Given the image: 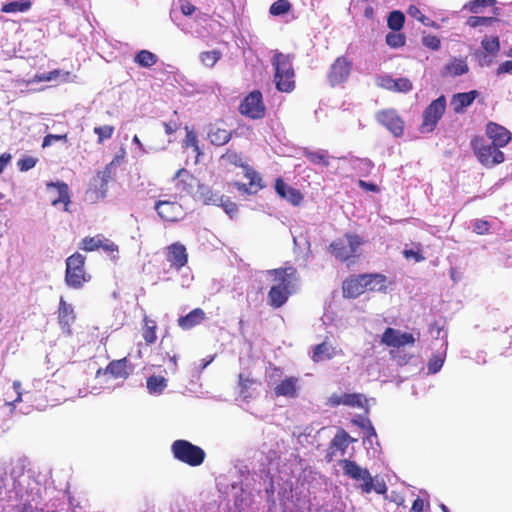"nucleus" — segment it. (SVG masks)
Segmentation results:
<instances>
[{
	"mask_svg": "<svg viewBox=\"0 0 512 512\" xmlns=\"http://www.w3.org/2000/svg\"><path fill=\"white\" fill-rule=\"evenodd\" d=\"M0 499L7 500L18 512H57L54 508H38L44 488L31 475L20 474L18 477L5 475L0 479Z\"/></svg>",
	"mask_w": 512,
	"mask_h": 512,
	"instance_id": "f257e3e1",
	"label": "nucleus"
},
{
	"mask_svg": "<svg viewBox=\"0 0 512 512\" xmlns=\"http://www.w3.org/2000/svg\"><path fill=\"white\" fill-rule=\"evenodd\" d=\"M267 275L273 281L267 296L268 303L273 308H280L287 302L289 296L296 292L297 271L290 266L268 270Z\"/></svg>",
	"mask_w": 512,
	"mask_h": 512,
	"instance_id": "f03ea898",
	"label": "nucleus"
},
{
	"mask_svg": "<svg viewBox=\"0 0 512 512\" xmlns=\"http://www.w3.org/2000/svg\"><path fill=\"white\" fill-rule=\"evenodd\" d=\"M274 82L278 91L290 93L295 88V72L289 55L276 53L272 59Z\"/></svg>",
	"mask_w": 512,
	"mask_h": 512,
	"instance_id": "7ed1b4c3",
	"label": "nucleus"
},
{
	"mask_svg": "<svg viewBox=\"0 0 512 512\" xmlns=\"http://www.w3.org/2000/svg\"><path fill=\"white\" fill-rule=\"evenodd\" d=\"M85 257L74 253L66 259L65 283L72 289H80L90 280L84 269Z\"/></svg>",
	"mask_w": 512,
	"mask_h": 512,
	"instance_id": "20e7f679",
	"label": "nucleus"
},
{
	"mask_svg": "<svg viewBox=\"0 0 512 512\" xmlns=\"http://www.w3.org/2000/svg\"><path fill=\"white\" fill-rule=\"evenodd\" d=\"M276 376H281L279 369L274 368L273 373L267 376L268 385L272 388L276 397H285L294 399L298 397L300 390L299 378L294 376H285L281 379H276Z\"/></svg>",
	"mask_w": 512,
	"mask_h": 512,
	"instance_id": "39448f33",
	"label": "nucleus"
},
{
	"mask_svg": "<svg viewBox=\"0 0 512 512\" xmlns=\"http://www.w3.org/2000/svg\"><path fill=\"white\" fill-rule=\"evenodd\" d=\"M171 450L175 459L192 467L201 465L206 455L201 447L187 440L174 441Z\"/></svg>",
	"mask_w": 512,
	"mask_h": 512,
	"instance_id": "423d86ee",
	"label": "nucleus"
},
{
	"mask_svg": "<svg viewBox=\"0 0 512 512\" xmlns=\"http://www.w3.org/2000/svg\"><path fill=\"white\" fill-rule=\"evenodd\" d=\"M363 239L359 235L347 233L330 244V252L337 259L346 261L359 254Z\"/></svg>",
	"mask_w": 512,
	"mask_h": 512,
	"instance_id": "0eeeda50",
	"label": "nucleus"
},
{
	"mask_svg": "<svg viewBox=\"0 0 512 512\" xmlns=\"http://www.w3.org/2000/svg\"><path fill=\"white\" fill-rule=\"evenodd\" d=\"M446 110V97L441 95L432 101L423 111L422 124L420 126L421 133L432 132L442 118Z\"/></svg>",
	"mask_w": 512,
	"mask_h": 512,
	"instance_id": "6e6552de",
	"label": "nucleus"
},
{
	"mask_svg": "<svg viewBox=\"0 0 512 512\" xmlns=\"http://www.w3.org/2000/svg\"><path fill=\"white\" fill-rule=\"evenodd\" d=\"M499 148L493 143L480 141L473 143V149L479 162L488 168L494 167L505 160L504 153Z\"/></svg>",
	"mask_w": 512,
	"mask_h": 512,
	"instance_id": "1a4fd4ad",
	"label": "nucleus"
},
{
	"mask_svg": "<svg viewBox=\"0 0 512 512\" xmlns=\"http://www.w3.org/2000/svg\"><path fill=\"white\" fill-rule=\"evenodd\" d=\"M342 468L345 475L358 483V487L363 493H370L373 489V478L369 471L360 467L356 462L344 460Z\"/></svg>",
	"mask_w": 512,
	"mask_h": 512,
	"instance_id": "9d476101",
	"label": "nucleus"
},
{
	"mask_svg": "<svg viewBox=\"0 0 512 512\" xmlns=\"http://www.w3.org/2000/svg\"><path fill=\"white\" fill-rule=\"evenodd\" d=\"M239 109L241 114L249 118H262L265 114V106L263 104L261 92L255 90L249 93L242 101Z\"/></svg>",
	"mask_w": 512,
	"mask_h": 512,
	"instance_id": "9b49d317",
	"label": "nucleus"
},
{
	"mask_svg": "<svg viewBox=\"0 0 512 512\" xmlns=\"http://www.w3.org/2000/svg\"><path fill=\"white\" fill-rule=\"evenodd\" d=\"M79 248L87 252L96 251L99 248L111 254L118 252V246L111 240L105 238L102 234L83 238ZM112 259H116V255H113Z\"/></svg>",
	"mask_w": 512,
	"mask_h": 512,
	"instance_id": "f8f14e48",
	"label": "nucleus"
},
{
	"mask_svg": "<svg viewBox=\"0 0 512 512\" xmlns=\"http://www.w3.org/2000/svg\"><path fill=\"white\" fill-rule=\"evenodd\" d=\"M351 72V63L344 57H338L332 64L328 79L332 86L345 82Z\"/></svg>",
	"mask_w": 512,
	"mask_h": 512,
	"instance_id": "ddd939ff",
	"label": "nucleus"
},
{
	"mask_svg": "<svg viewBox=\"0 0 512 512\" xmlns=\"http://www.w3.org/2000/svg\"><path fill=\"white\" fill-rule=\"evenodd\" d=\"M155 210L165 221H177L183 216L182 206L175 201H157L155 203Z\"/></svg>",
	"mask_w": 512,
	"mask_h": 512,
	"instance_id": "4468645a",
	"label": "nucleus"
},
{
	"mask_svg": "<svg viewBox=\"0 0 512 512\" xmlns=\"http://www.w3.org/2000/svg\"><path fill=\"white\" fill-rule=\"evenodd\" d=\"M415 338L411 333L401 332L393 328H387L382 336V343L391 347H402L405 345H412Z\"/></svg>",
	"mask_w": 512,
	"mask_h": 512,
	"instance_id": "2eb2a0df",
	"label": "nucleus"
},
{
	"mask_svg": "<svg viewBox=\"0 0 512 512\" xmlns=\"http://www.w3.org/2000/svg\"><path fill=\"white\" fill-rule=\"evenodd\" d=\"M379 87L394 92H409L412 89V82L408 78H392L390 75H381L376 79Z\"/></svg>",
	"mask_w": 512,
	"mask_h": 512,
	"instance_id": "dca6fc26",
	"label": "nucleus"
},
{
	"mask_svg": "<svg viewBox=\"0 0 512 512\" xmlns=\"http://www.w3.org/2000/svg\"><path fill=\"white\" fill-rule=\"evenodd\" d=\"M377 120L385 126L394 136L403 133V121L394 110H384L377 114Z\"/></svg>",
	"mask_w": 512,
	"mask_h": 512,
	"instance_id": "f3484780",
	"label": "nucleus"
},
{
	"mask_svg": "<svg viewBox=\"0 0 512 512\" xmlns=\"http://www.w3.org/2000/svg\"><path fill=\"white\" fill-rule=\"evenodd\" d=\"M173 182L176 191L180 195L191 194L198 183L197 179L186 169L178 170L173 178Z\"/></svg>",
	"mask_w": 512,
	"mask_h": 512,
	"instance_id": "a211bd4d",
	"label": "nucleus"
},
{
	"mask_svg": "<svg viewBox=\"0 0 512 512\" xmlns=\"http://www.w3.org/2000/svg\"><path fill=\"white\" fill-rule=\"evenodd\" d=\"M166 259L171 267L179 270L184 267L188 260L186 247L179 243H173L167 247Z\"/></svg>",
	"mask_w": 512,
	"mask_h": 512,
	"instance_id": "6ab92c4d",
	"label": "nucleus"
},
{
	"mask_svg": "<svg viewBox=\"0 0 512 512\" xmlns=\"http://www.w3.org/2000/svg\"><path fill=\"white\" fill-rule=\"evenodd\" d=\"M486 134L492 140V143L500 148L505 147L512 138V134L508 129L494 122L487 124Z\"/></svg>",
	"mask_w": 512,
	"mask_h": 512,
	"instance_id": "aec40b11",
	"label": "nucleus"
},
{
	"mask_svg": "<svg viewBox=\"0 0 512 512\" xmlns=\"http://www.w3.org/2000/svg\"><path fill=\"white\" fill-rule=\"evenodd\" d=\"M129 374L130 371L128 369V361L126 358H122L110 362L104 371L99 369L96 376L99 379L107 375H111L114 378L126 379Z\"/></svg>",
	"mask_w": 512,
	"mask_h": 512,
	"instance_id": "412c9836",
	"label": "nucleus"
},
{
	"mask_svg": "<svg viewBox=\"0 0 512 512\" xmlns=\"http://www.w3.org/2000/svg\"><path fill=\"white\" fill-rule=\"evenodd\" d=\"M245 176L249 179V184L236 182L235 186L238 191L245 194H256L263 185L261 184V177L259 174L250 167H246Z\"/></svg>",
	"mask_w": 512,
	"mask_h": 512,
	"instance_id": "4be33fe9",
	"label": "nucleus"
},
{
	"mask_svg": "<svg viewBox=\"0 0 512 512\" xmlns=\"http://www.w3.org/2000/svg\"><path fill=\"white\" fill-rule=\"evenodd\" d=\"M436 338L443 339L442 347L443 351L434 355L428 362V372L431 374H435L439 372L444 364L446 348H447V334L441 328H436Z\"/></svg>",
	"mask_w": 512,
	"mask_h": 512,
	"instance_id": "5701e85b",
	"label": "nucleus"
},
{
	"mask_svg": "<svg viewBox=\"0 0 512 512\" xmlns=\"http://www.w3.org/2000/svg\"><path fill=\"white\" fill-rule=\"evenodd\" d=\"M366 291L363 275L350 277L343 283V294L345 297L356 298Z\"/></svg>",
	"mask_w": 512,
	"mask_h": 512,
	"instance_id": "b1692460",
	"label": "nucleus"
},
{
	"mask_svg": "<svg viewBox=\"0 0 512 512\" xmlns=\"http://www.w3.org/2000/svg\"><path fill=\"white\" fill-rule=\"evenodd\" d=\"M275 190L279 196L295 206L299 205L303 200L301 193L295 188L287 185L282 179L276 180Z\"/></svg>",
	"mask_w": 512,
	"mask_h": 512,
	"instance_id": "393cba45",
	"label": "nucleus"
},
{
	"mask_svg": "<svg viewBox=\"0 0 512 512\" xmlns=\"http://www.w3.org/2000/svg\"><path fill=\"white\" fill-rule=\"evenodd\" d=\"M479 93L476 90H472L464 93H457L453 95L451 99V106L455 113H463L467 107H469L474 100L478 97Z\"/></svg>",
	"mask_w": 512,
	"mask_h": 512,
	"instance_id": "a878e982",
	"label": "nucleus"
},
{
	"mask_svg": "<svg viewBox=\"0 0 512 512\" xmlns=\"http://www.w3.org/2000/svg\"><path fill=\"white\" fill-rule=\"evenodd\" d=\"M75 79V75H72L69 71H63L60 69H55L50 72L36 74L34 76V82H51L56 81L58 83H67L73 82Z\"/></svg>",
	"mask_w": 512,
	"mask_h": 512,
	"instance_id": "bb28decb",
	"label": "nucleus"
},
{
	"mask_svg": "<svg viewBox=\"0 0 512 512\" xmlns=\"http://www.w3.org/2000/svg\"><path fill=\"white\" fill-rule=\"evenodd\" d=\"M47 189L49 191L55 190L57 193V197L52 199V205L57 206L60 203H63L65 208L64 210H68V205L70 204V195H69V187L64 182H49L47 183Z\"/></svg>",
	"mask_w": 512,
	"mask_h": 512,
	"instance_id": "cd10ccee",
	"label": "nucleus"
},
{
	"mask_svg": "<svg viewBox=\"0 0 512 512\" xmlns=\"http://www.w3.org/2000/svg\"><path fill=\"white\" fill-rule=\"evenodd\" d=\"M75 320L74 309L72 305L66 303L63 297L60 298L59 303V323L61 328L66 333H70V327Z\"/></svg>",
	"mask_w": 512,
	"mask_h": 512,
	"instance_id": "c85d7f7f",
	"label": "nucleus"
},
{
	"mask_svg": "<svg viewBox=\"0 0 512 512\" xmlns=\"http://www.w3.org/2000/svg\"><path fill=\"white\" fill-rule=\"evenodd\" d=\"M205 312L200 308H195L187 315L178 319V325L183 329H191L205 320Z\"/></svg>",
	"mask_w": 512,
	"mask_h": 512,
	"instance_id": "c756f323",
	"label": "nucleus"
},
{
	"mask_svg": "<svg viewBox=\"0 0 512 512\" xmlns=\"http://www.w3.org/2000/svg\"><path fill=\"white\" fill-rule=\"evenodd\" d=\"M6 405L12 409L16 407L17 403L28 400L29 393L23 392L22 385L19 381H14L11 391L6 392Z\"/></svg>",
	"mask_w": 512,
	"mask_h": 512,
	"instance_id": "7c9ffc66",
	"label": "nucleus"
},
{
	"mask_svg": "<svg viewBox=\"0 0 512 512\" xmlns=\"http://www.w3.org/2000/svg\"><path fill=\"white\" fill-rule=\"evenodd\" d=\"M352 441L351 437L344 430H339L331 441L330 450L332 455L337 452L344 455L349 443Z\"/></svg>",
	"mask_w": 512,
	"mask_h": 512,
	"instance_id": "2f4dec72",
	"label": "nucleus"
},
{
	"mask_svg": "<svg viewBox=\"0 0 512 512\" xmlns=\"http://www.w3.org/2000/svg\"><path fill=\"white\" fill-rule=\"evenodd\" d=\"M208 139L213 145L222 146L229 142L231 133L216 124H212L209 126Z\"/></svg>",
	"mask_w": 512,
	"mask_h": 512,
	"instance_id": "473e14b6",
	"label": "nucleus"
},
{
	"mask_svg": "<svg viewBox=\"0 0 512 512\" xmlns=\"http://www.w3.org/2000/svg\"><path fill=\"white\" fill-rule=\"evenodd\" d=\"M367 291L382 292L387 288V279L381 274H363Z\"/></svg>",
	"mask_w": 512,
	"mask_h": 512,
	"instance_id": "72a5a7b5",
	"label": "nucleus"
},
{
	"mask_svg": "<svg viewBox=\"0 0 512 512\" xmlns=\"http://www.w3.org/2000/svg\"><path fill=\"white\" fill-rule=\"evenodd\" d=\"M168 386V379L161 375H151L146 380V387L151 395H161Z\"/></svg>",
	"mask_w": 512,
	"mask_h": 512,
	"instance_id": "f704fd0d",
	"label": "nucleus"
},
{
	"mask_svg": "<svg viewBox=\"0 0 512 512\" xmlns=\"http://www.w3.org/2000/svg\"><path fill=\"white\" fill-rule=\"evenodd\" d=\"M335 355V348L327 343L323 342L314 347L312 359L315 362H321L331 359Z\"/></svg>",
	"mask_w": 512,
	"mask_h": 512,
	"instance_id": "c9c22d12",
	"label": "nucleus"
},
{
	"mask_svg": "<svg viewBox=\"0 0 512 512\" xmlns=\"http://www.w3.org/2000/svg\"><path fill=\"white\" fill-rule=\"evenodd\" d=\"M232 494L235 498V503L240 508L248 506L251 502V493L246 491L242 485L239 486L237 483L232 484Z\"/></svg>",
	"mask_w": 512,
	"mask_h": 512,
	"instance_id": "e433bc0d",
	"label": "nucleus"
},
{
	"mask_svg": "<svg viewBox=\"0 0 512 512\" xmlns=\"http://www.w3.org/2000/svg\"><path fill=\"white\" fill-rule=\"evenodd\" d=\"M157 61V55L148 50H140L134 57V62L144 68L152 67Z\"/></svg>",
	"mask_w": 512,
	"mask_h": 512,
	"instance_id": "4c0bfd02",
	"label": "nucleus"
},
{
	"mask_svg": "<svg viewBox=\"0 0 512 512\" xmlns=\"http://www.w3.org/2000/svg\"><path fill=\"white\" fill-rule=\"evenodd\" d=\"M445 71L451 76H460L468 72V65L464 59H453L445 66Z\"/></svg>",
	"mask_w": 512,
	"mask_h": 512,
	"instance_id": "58836bf2",
	"label": "nucleus"
},
{
	"mask_svg": "<svg viewBox=\"0 0 512 512\" xmlns=\"http://www.w3.org/2000/svg\"><path fill=\"white\" fill-rule=\"evenodd\" d=\"M304 156L314 164H319L323 166L329 165V154L326 150L312 151L309 149H305Z\"/></svg>",
	"mask_w": 512,
	"mask_h": 512,
	"instance_id": "ea45409f",
	"label": "nucleus"
},
{
	"mask_svg": "<svg viewBox=\"0 0 512 512\" xmlns=\"http://www.w3.org/2000/svg\"><path fill=\"white\" fill-rule=\"evenodd\" d=\"M496 4V0H471L463 6V10H468L473 14H480L486 7H491Z\"/></svg>",
	"mask_w": 512,
	"mask_h": 512,
	"instance_id": "a19ab883",
	"label": "nucleus"
},
{
	"mask_svg": "<svg viewBox=\"0 0 512 512\" xmlns=\"http://www.w3.org/2000/svg\"><path fill=\"white\" fill-rule=\"evenodd\" d=\"M222 57L219 50L204 51L199 54L200 62L207 68H212Z\"/></svg>",
	"mask_w": 512,
	"mask_h": 512,
	"instance_id": "79ce46f5",
	"label": "nucleus"
},
{
	"mask_svg": "<svg viewBox=\"0 0 512 512\" xmlns=\"http://www.w3.org/2000/svg\"><path fill=\"white\" fill-rule=\"evenodd\" d=\"M30 7V1H12L4 4L1 11L4 13L26 12Z\"/></svg>",
	"mask_w": 512,
	"mask_h": 512,
	"instance_id": "37998d69",
	"label": "nucleus"
},
{
	"mask_svg": "<svg viewBox=\"0 0 512 512\" xmlns=\"http://www.w3.org/2000/svg\"><path fill=\"white\" fill-rule=\"evenodd\" d=\"M343 395H344V400L342 401V403H343V405H346V406L364 408V406L367 402L366 398L362 394L343 393Z\"/></svg>",
	"mask_w": 512,
	"mask_h": 512,
	"instance_id": "c03bdc74",
	"label": "nucleus"
},
{
	"mask_svg": "<svg viewBox=\"0 0 512 512\" xmlns=\"http://www.w3.org/2000/svg\"><path fill=\"white\" fill-rule=\"evenodd\" d=\"M405 16L400 11H392L387 19L388 27L393 31H399L404 24Z\"/></svg>",
	"mask_w": 512,
	"mask_h": 512,
	"instance_id": "a18cd8bd",
	"label": "nucleus"
},
{
	"mask_svg": "<svg viewBox=\"0 0 512 512\" xmlns=\"http://www.w3.org/2000/svg\"><path fill=\"white\" fill-rule=\"evenodd\" d=\"M199 192L205 204L219 205L220 202H223V196L218 194H214L208 187L200 186Z\"/></svg>",
	"mask_w": 512,
	"mask_h": 512,
	"instance_id": "49530a36",
	"label": "nucleus"
},
{
	"mask_svg": "<svg viewBox=\"0 0 512 512\" xmlns=\"http://www.w3.org/2000/svg\"><path fill=\"white\" fill-rule=\"evenodd\" d=\"M497 21L498 19L496 17L470 16L466 24L471 28H477L480 26H491Z\"/></svg>",
	"mask_w": 512,
	"mask_h": 512,
	"instance_id": "de8ad7c7",
	"label": "nucleus"
},
{
	"mask_svg": "<svg viewBox=\"0 0 512 512\" xmlns=\"http://www.w3.org/2000/svg\"><path fill=\"white\" fill-rule=\"evenodd\" d=\"M184 148H191L198 157L201 154V150L198 144L197 135L186 127V137L183 142Z\"/></svg>",
	"mask_w": 512,
	"mask_h": 512,
	"instance_id": "09e8293b",
	"label": "nucleus"
},
{
	"mask_svg": "<svg viewBox=\"0 0 512 512\" xmlns=\"http://www.w3.org/2000/svg\"><path fill=\"white\" fill-rule=\"evenodd\" d=\"M144 329L143 338L148 344H152L156 341V324L154 321L149 320L147 317L144 318Z\"/></svg>",
	"mask_w": 512,
	"mask_h": 512,
	"instance_id": "8fccbe9b",
	"label": "nucleus"
},
{
	"mask_svg": "<svg viewBox=\"0 0 512 512\" xmlns=\"http://www.w3.org/2000/svg\"><path fill=\"white\" fill-rule=\"evenodd\" d=\"M93 131L98 136L97 143L102 144L105 140H108L112 137L114 133V127L111 125L97 126Z\"/></svg>",
	"mask_w": 512,
	"mask_h": 512,
	"instance_id": "3c124183",
	"label": "nucleus"
},
{
	"mask_svg": "<svg viewBox=\"0 0 512 512\" xmlns=\"http://www.w3.org/2000/svg\"><path fill=\"white\" fill-rule=\"evenodd\" d=\"M291 8L288 0H277L270 7V13L274 16H280L287 13Z\"/></svg>",
	"mask_w": 512,
	"mask_h": 512,
	"instance_id": "603ef678",
	"label": "nucleus"
},
{
	"mask_svg": "<svg viewBox=\"0 0 512 512\" xmlns=\"http://www.w3.org/2000/svg\"><path fill=\"white\" fill-rule=\"evenodd\" d=\"M170 18H171L172 22L179 29H181V31H183L184 33H186V34H192L193 33L192 28L189 25V23L182 21L181 17L179 16V13L175 9H172L170 11Z\"/></svg>",
	"mask_w": 512,
	"mask_h": 512,
	"instance_id": "864d4df0",
	"label": "nucleus"
},
{
	"mask_svg": "<svg viewBox=\"0 0 512 512\" xmlns=\"http://www.w3.org/2000/svg\"><path fill=\"white\" fill-rule=\"evenodd\" d=\"M255 381L251 379L248 375L244 373L239 374V385L241 387V394L247 398L251 396V393L248 392V389L255 385Z\"/></svg>",
	"mask_w": 512,
	"mask_h": 512,
	"instance_id": "5fc2aeb1",
	"label": "nucleus"
},
{
	"mask_svg": "<svg viewBox=\"0 0 512 512\" xmlns=\"http://www.w3.org/2000/svg\"><path fill=\"white\" fill-rule=\"evenodd\" d=\"M482 47L488 53L494 54L499 50V40L497 37H485L482 42Z\"/></svg>",
	"mask_w": 512,
	"mask_h": 512,
	"instance_id": "6e6d98bb",
	"label": "nucleus"
},
{
	"mask_svg": "<svg viewBox=\"0 0 512 512\" xmlns=\"http://www.w3.org/2000/svg\"><path fill=\"white\" fill-rule=\"evenodd\" d=\"M386 43L392 48H398L405 44V37L399 33H389L386 36Z\"/></svg>",
	"mask_w": 512,
	"mask_h": 512,
	"instance_id": "4d7b16f0",
	"label": "nucleus"
},
{
	"mask_svg": "<svg viewBox=\"0 0 512 512\" xmlns=\"http://www.w3.org/2000/svg\"><path fill=\"white\" fill-rule=\"evenodd\" d=\"M132 144L135 145V148L132 149L134 158H141L143 155L149 153V150L144 147L137 135L133 137Z\"/></svg>",
	"mask_w": 512,
	"mask_h": 512,
	"instance_id": "13d9d810",
	"label": "nucleus"
},
{
	"mask_svg": "<svg viewBox=\"0 0 512 512\" xmlns=\"http://www.w3.org/2000/svg\"><path fill=\"white\" fill-rule=\"evenodd\" d=\"M37 158H34L32 156H27V157H24V158H21L18 160L17 162V166L19 168L20 171H28L32 168L35 167V165L37 164Z\"/></svg>",
	"mask_w": 512,
	"mask_h": 512,
	"instance_id": "bf43d9fd",
	"label": "nucleus"
},
{
	"mask_svg": "<svg viewBox=\"0 0 512 512\" xmlns=\"http://www.w3.org/2000/svg\"><path fill=\"white\" fill-rule=\"evenodd\" d=\"M222 159L235 166L244 167V169L246 170L247 166L244 165L242 156L236 152H228L222 156Z\"/></svg>",
	"mask_w": 512,
	"mask_h": 512,
	"instance_id": "052dcab7",
	"label": "nucleus"
},
{
	"mask_svg": "<svg viewBox=\"0 0 512 512\" xmlns=\"http://www.w3.org/2000/svg\"><path fill=\"white\" fill-rule=\"evenodd\" d=\"M63 141L67 142V134H48L44 137L42 147L46 148L51 146L54 142Z\"/></svg>",
	"mask_w": 512,
	"mask_h": 512,
	"instance_id": "680f3d73",
	"label": "nucleus"
},
{
	"mask_svg": "<svg viewBox=\"0 0 512 512\" xmlns=\"http://www.w3.org/2000/svg\"><path fill=\"white\" fill-rule=\"evenodd\" d=\"M422 43L425 47L435 50V51L438 50L441 46L440 39L435 35L423 36Z\"/></svg>",
	"mask_w": 512,
	"mask_h": 512,
	"instance_id": "e2e57ef3",
	"label": "nucleus"
},
{
	"mask_svg": "<svg viewBox=\"0 0 512 512\" xmlns=\"http://www.w3.org/2000/svg\"><path fill=\"white\" fill-rule=\"evenodd\" d=\"M489 223L485 220H475L473 222V231L479 235L487 234L489 231Z\"/></svg>",
	"mask_w": 512,
	"mask_h": 512,
	"instance_id": "0e129e2a",
	"label": "nucleus"
},
{
	"mask_svg": "<svg viewBox=\"0 0 512 512\" xmlns=\"http://www.w3.org/2000/svg\"><path fill=\"white\" fill-rule=\"evenodd\" d=\"M218 206H222L224 211L232 218L238 211L237 205L228 199L223 198V202H220Z\"/></svg>",
	"mask_w": 512,
	"mask_h": 512,
	"instance_id": "69168bd1",
	"label": "nucleus"
},
{
	"mask_svg": "<svg viewBox=\"0 0 512 512\" xmlns=\"http://www.w3.org/2000/svg\"><path fill=\"white\" fill-rule=\"evenodd\" d=\"M512 74V60L502 62L496 69V75Z\"/></svg>",
	"mask_w": 512,
	"mask_h": 512,
	"instance_id": "338daca9",
	"label": "nucleus"
},
{
	"mask_svg": "<svg viewBox=\"0 0 512 512\" xmlns=\"http://www.w3.org/2000/svg\"><path fill=\"white\" fill-rule=\"evenodd\" d=\"M425 507H429V504L424 499L418 497L414 500L410 512H424Z\"/></svg>",
	"mask_w": 512,
	"mask_h": 512,
	"instance_id": "774afa93",
	"label": "nucleus"
}]
</instances>
